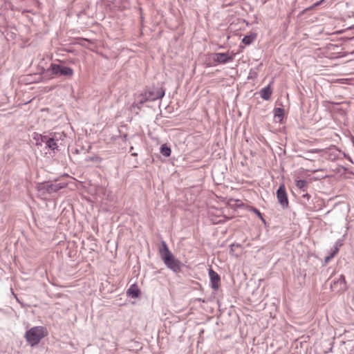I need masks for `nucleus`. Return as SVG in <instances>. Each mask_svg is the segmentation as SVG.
<instances>
[{
    "mask_svg": "<svg viewBox=\"0 0 354 354\" xmlns=\"http://www.w3.org/2000/svg\"><path fill=\"white\" fill-rule=\"evenodd\" d=\"M272 93V91L270 87V84H268L267 86L261 88L259 91L261 97L265 100H270Z\"/></svg>",
    "mask_w": 354,
    "mask_h": 354,
    "instance_id": "12",
    "label": "nucleus"
},
{
    "mask_svg": "<svg viewBox=\"0 0 354 354\" xmlns=\"http://www.w3.org/2000/svg\"><path fill=\"white\" fill-rule=\"evenodd\" d=\"M302 198L306 199L307 201H309L310 198V195L308 193H305L302 194Z\"/></svg>",
    "mask_w": 354,
    "mask_h": 354,
    "instance_id": "22",
    "label": "nucleus"
},
{
    "mask_svg": "<svg viewBox=\"0 0 354 354\" xmlns=\"http://www.w3.org/2000/svg\"><path fill=\"white\" fill-rule=\"evenodd\" d=\"M277 197L281 207L287 208L288 207V199L286 188L283 185H281L277 190Z\"/></svg>",
    "mask_w": 354,
    "mask_h": 354,
    "instance_id": "5",
    "label": "nucleus"
},
{
    "mask_svg": "<svg viewBox=\"0 0 354 354\" xmlns=\"http://www.w3.org/2000/svg\"><path fill=\"white\" fill-rule=\"evenodd\" d=\"M344 155V157L346 158H347L351 162H353L352 158L349 156H348V155H346L345 153Z\"/></svg>",
    "mask_w": 354,
    "mask_h": 354,
    "instance_id": "25",
    "label": "nucleus"
},
{
    "mask_svg": "<svg viewBox=\"0 0 354 354\" xmlns=\"http://www.w3.org/2000/svg\"><path fill=\"white\" fill-rule=\"evenodd\" d=\"M159 252L166 266H176L172 253L169 251L165 241H162Z\"/></svg>",
    "mask_w": 354,
    "mask_h": 354,
    "instance_id": "3",
    "label": "nucleus"
},
{
    "mask_svg": "<svg viewBox=\"0 0 354 354\" xmlns=\"http://www.w3.org/2000/svg\"><path fill=\"white\" fill-rule=\"evenodd\" d=\"M308 183L305 180H296V186L299 189H301L303 192L306 191L305 188L307 187Z\"/></svg>",
    "mask_w": 354,
    "mask_h": 354,
    "instance_id": "19",
    "label": "nucleus"
},
{
    "mask_svg": "<svg viewBox=\"0 0 354 354\" xmlns=\"http://www.w3.org/2000/svg\"><path fill=\"white\" fill-rule=\"evenodd\" d=\"M146 96L148 97L149 101H155L164 97L165 91L162 87L153 88L152 89L146 90Z\"/></svg>",
    "mask_w": 354,
    "mask_h": 354,
    "instance_id": "4",
    "label": "nucleus"
},
{
    "mask_svg": "<svg viewBox=\"0 0 354 354\" xmlns=\"http://www.w3.org/2000/svg\"><path fill=\"white\" fill-rule=\"evenodd\" d=\"M131 156H138V153H137L133 152V153H131Z\"/></svg>",
    "mask_w": 354,
    "mask_h": 354,
    "instance_id": "26",
    "label": "nucleus"
},
{
    "mask_svg": "<svg viewBox=\"0 0 354 354\" xmlns=\"http://www.w3.org/2000/svg\"><path fill=\"white\" fill-rule=\"evenodd\" d=\"M209 276L211 281L212 288L215 290H218L220 285L219 275L216 272H214L212 268H209Z\"/></svg>",
    "mask_w": 354,
    "mask_h": 354,
    "instance_id": "8",
    "label": "nucleus"
},
{
    "mask_svg": "<svg viewBox=\"0 0 354 354\" xmlns=\"http://www.w3.org/2000/svg\"><path fill=\"white\" fill-rule=\"evenodd\" d=\"M139 103L140 104H143L147 101H149V100H148V97L146 96V91H145L144 93L141 94L139 97Z\"/></svg>",
    "mask_w": 354,
    "mask_h": 354,
    "instance_id": "20",
    "label": "nucleus"
},
{
    "mask_svg": "<svg viewBox=\"0 0 354 354\" xmlns=\"http://www.w3.org/2000/svg\"><path fill=\"white\" fill-rule=\"evenodd\" d=\"M57 140L58 138L57 133H54L53 136L52 137L48 136L46 140V148H48L52 151L58 150V145L57 143Z\"/></svg>",
    "mask_w": 354,
    "mask_h": 354,
    "instance_id": "11",
    "label": "nucleus"
},
{
    "mask_svg": "<svg viewBox=\"0 0 354 354\" xmlns=\"http://www.w3.org/2000/svg\"><path fill=\"white\" fill-rule=\"evenodd\" d=\"M48 136H43L41 134L35 133L34 136V140H35V145L37 146H41L42 143L46 144V140L47 139Z\"/></svg>",
    "mask_w": 354,
    "mask_h": 354,
    "instance_id": "13",
    "label": "nucleus"
},
{
    "mask_svg": "<svg viewBox=\"0 0 354 354\" xmlns=\"http://www.w3.org/2000/svg\"><path fill=\"white\" fill-rule=\"evenodd\" d=\"M160 152L164 156L169 157L171 155V148L167 146V145L163 144L160 147Z\"/></svg>",
    "mask_w": 354,
    "mask_h": 354,
    "instance_id": "15",
    "label": "nucleus"
},
{
    "mask_svg": "<svg viewBox=\"0 0 354 354\" xmlns=\"http://www.w3.org/2000/svg\"><path fill=\"white\" fill-rule=\"evenodd\" d=\"M352 142H353V145L354 147V138H353V139H352Z\"/></svg>",
    "mask_w": 354,
    "mask_h": 354,
    "instance_id": "28",
    "label": "nucleus"
},
{
    "mask_svg": "<svg viewBox=\"0 0 354 354\" xmlns=\"http://www.w3.org/2000/svg\"><path fill=\"white\" fill-rule=\"evenodd\" d=\"M251 212H252L253 213H254L256 215L258 216V217H259L261 221L265 223V219L263 218V216H262V214L260 212V211L259 209H257V208L255 207H252L251 208Z\"/></svg>",
    "mask_w": 354,
    "mask_h": 354,
    "instance_id": "21",
    "label": "nucleus"
},
{
    "mask_svg": "<svg viewBox=\"0 0 354 354\" xmlns=\"http://www.w3.org/2000/svg\"><path fill=\"white\" fill-rule=\"evenodd\" d=\"M67 186L66 183H50L43 185L42 187L39 188L40 189H44L46 192L51 194L53 192H56L59 189L64 188Z\"/></svg>",
    "mask_w": 354,
    "mask_h": 354,
    "instance_id": "6",
    "label": "nucleus"
},
{
    "mask_svg": "<svg viewBox=\"0 0 354 354\" xmlns=\"http://www.w3.org/2000/svg\"><path fill=\"white\" fill-rule=\"evenodd\" d=\"M47 335L46 329L43 326H35L28 330L24 335L26 342L31 346L37 345L41 339Z\"/></svg>",
    "mask_w": 354,
    "mask_h": 354,
    "instance_id": "2",
    "label": "nucleus"
},
{
    "mask_svg": "<svg viewBox=\"0 0 354 354\" xmlns=\"http://www.w3.org/2000/svg\"><path fill=\"white\" fill-rule=\"evenodd\" d=\"M127 294L132 298H136L139 296V290L136 286L133 285L127 290Z\"/></svg>",
    "mask_w": 354,
    "mask_h": 354,
    "instance_id": "16",
    "label": "nucleus"
},
{
    "mask_svg": "<svg viewBox=\"0 0 354 354\" xmlns=\"http://www.w3.org/2000/svg\"><path fill=\"white\" fill-rule=\"evenodd\" d=\"M242 252V247L240 244L239 243H233L231 245V252L236 255V256H238L239 253H241Z\"/></svg>",
    "mask_w": 354,
    "mask_h": 354,
    "instance_id": "17",
    "label": "nucleus"
},
{
    "mask_svg": "<svg viewBox=\"0 0 354 354\" xmlns=\"http://www.w3.org/2000/svg\"><path fill=\"white\" fill-rule=\"evenodd\" d=\"M44 74L45 76H48L49 78H53V75L71 78L74 74V71L72 68L65 65L53 63L48 69L44 70Z\"/></svg>",
    "mask_w": 354,
    "mask_h": 354,
    "instance_id": "1",
    "label": "nucleus"
},
{
    "mask_svg": "<svg viewBox=\"0 0 354 354\" xmlns=\"http://www.w3.org/2000/svg\"><path fill=\"white\" fill-rule=\"evenodd\" d=\"M322 1H324V0H321L320 1L316 2L315 3L313 4V6L310 8H315V7L319 6Z\"/></svg>",
    "mask_w": 354,
    "mask_h": 354,
    "instance_id": "23",
    "label": "nucleus"
},
{
    "mask_svg": "<svg viewBox=\"0 0 354 354\" xmlns=\"http://www.w3.org/2000/svg\"><path fill=\"white\" fill-rule=\"evenodd\" d=\"M173 270L174 272H177L180 271V267H169Z\"/></svg>",
    "mask_w": 354,
    "mask_h": 354,
    "instance_id": "24",
    "label": "nucleus"
},
{
    "mask_svg": "<svg viewBox=\"0 0 354 354\" xmlns=\"http://www.w3.org/2000/svg\"><path fill=\"white\" fill-rule=\"evenodd\" d=\"M214 61L220 64H226L232 62L234 60L233 56L229 55L226 53H217L214 54Z\"/></svg>",
    "mask_w": 354,
    "mask_h": 354,
    "instance_id": "7",
    "label": "nucleus"
},
{
    "mask_svg": "<svg viewBox=\"0 0 354 354\" xmlns=\"http://www.w3.org/2000/svg\"><path fill=\"white\" fill-rule=\"evenodd\" d=\"M331 289L333 291H340L345 289V281L344 277L342 275H340L339 279L335 281H333L330 283Z\"/></svg>",
    "mask_w": 354,
    "mask_h": 354,
    "instance_id": "9",
    "label": "nucleus"
},
{
    "mask_svg": "<svg viewBox=\"0 0 354 354\" xmlns=\"http://www.w3.org/2000/svg\"><path fill=\"white\" fill-rule=\"evenodd\" d=\"M274 116L281 122L283 117V109L281 108H275L274 109Z\"/></svg>",
    "mask_w": 354,
    "mask_h": 354,
    "instance_id": "18",
    "label": "nucleus"
},
{
    "mask_svg": "<svg viewBox=\"0 0 354 354\" xmlns=\"http://www.w3.org/2000/svg\"><path fill=\"white\" fill-rule=\"evenodd\" d=\"M133 151V146H131V147H130V151Z\"/></svg>",
    "mask_w": 354,
    "mask_h": 354,
    "instance_id": "27",
    "label": "nucleus"
},
{
    "mask_svg": "<svg viewBox=\"0 0 354 354\" xmlns=\"http://www.w3.org/2000/svg\"><path fill=\"white\" fill-rule=\"evenodd\" d=\"M256 38H257V34L251 33L249 35H245L242 39V43H243L245 45H250L256 39Z\"/></svg>",
    "mask_w": 354,
    "mask_h": 354,
    "instance_id": "14",
    "label": "nucleus"
},
{
    "mask_svg": "<svg viewBox=\"0 0 354 354\" xmlns=\"http://www.w3.org/2000/svg\"><path fill=\"white\" fill-rule=\"evenodd\" d=\"M343 245L342 240L338 239L333 245L329 255L325 257V263H327L330 259H333L339 252L340 247Z\"/></svg>",
    "mask_w": 354,
    "mask_h": 354,
    "instance_id": "10",
    "label": "nucleus"
}]
</instances>
